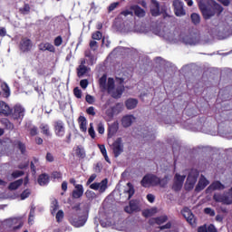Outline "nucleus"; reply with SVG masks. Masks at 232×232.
<instances>
[{"mask_svg": "<svg viewBox=\"0 0 232 232\" xmlns=\"http://www.w3.org/2000/svg\"><path fill=\"white\" fill-rule=\"evenodd\" d=\"M107 76L106 74H103L100 80H99V84L100 88L103 92H108L113 99H121L122 96V93H124V85H121L122 82H124V79L121 78L120 79V84L116 89H115V81L113 78H109L107 81Z\"/></svg>", "mask_w": 232, "mask_h": 232, "instance_id": "nucleus-1", "label": "nucleus"}, {"mask_svg": "<svg viewBox=\"0 0 232 232\" xmlns=\"http://www.w3.org/2000/svg\"><path fill=\"white\" fill-rule=\"evenodd\" d=\"M212 37H217L219 41L227 39L232 35V17H227L224 21H219L218 24L210 28Z\"/></svg>", "mask_w": 232, "mask_h": 232, "instance_id": "nucleus-2", "label": "nucleus"}, {"mask_svg": "<svg viewBox=\"0 0 232 232\" xmlns=\"http://www.w3.org/2000/svg\"><path fill=\"white\" fill-rule=\"evenodd\" d=\"M155 34L169 43H179L181 39L179 30H170L168 27L163 28L162 31H155Z\"/></svg>", "mask_w": 232, "mask_h": 232, "instance_id": "nucleus-3", "label": "nucleus"}, {"mask_svg": "<svg viewBox=\"0 0 232 232\" xmlns=\"http://www.w3.org/2000/svg\"><path fill=\"white\" fill-rule=\"evenodd\" d=\"M199 9L203 14L204 19H211L215 14H222L224 12V7L218 4H214L213 5H200Z\"/></svg>", "mask_w": 232, "mask_h": 232, "instance_id": "nucleus-4", "label": "nucleus"}, {"mask_svg": "<svg viewBox=\"0 0 232 232\" xmlns=\"http://www.w3.org/2000/svg\"><path fill=\"white\" fill-rule=\"evenodd\" d=\"M213 198L216 202H220L221 204H225L226 206H230L232 204V188L223 194L217 193L214 194Z\"/></svg>", "mask_w": 232, "mask_h": 232, "instance_id": "nucleus-5", "label": "nucleus"}, {"mask_svg": "<svg viewBox=\"0 0 232 232\" xmlns=\"http://www.w3.org/2000/svg\"><path fill=\"white\" fill-rule=\"evenodd\" d=\"M180 40L179 42L184 43V44H189L195 46V44H200V35L198 34H180Z\"/></svg>", "mask_w": 232, "mask_h": 232, "instance_id": "nucleus-6", "label": "nucleus"}, {"mask_svg": "<svg viewBox=\"0 0 232 232\" xmlns=\"http://www.w3.org/2000/svg\"><path fill=\"white\" fill-rule=\"evenodd\" d=\"M198 179V170L192 169L188 172V176L187 178L185 188L188 191L195 188V184H197V179Z\"/></svg>", "mask_w": 232, "mask_h": 232, "instance_id": "nucleus-7", "label": "nucleus"}, {"mask_svg": "<svg viewBox=\"0 0 232 232\" xmlns=\"http://www.w3.org/2000/svg\"><path fill=\"white\" fill-rule=\"evenodd\" d=\"M160 179V178L153 174L146 175L141 180V186H143V188H150V186H159Z\"/></svg>", "mask_w": 232, "mask_h": 232, "instance_id": "nucleus-8", "label": "nucleus"}, {"mask_svg": "<svg viewBox=\"0 0 232 232\" xmlns=\"http://www.w3.org/2000/svg\"><path fill=\"white\" fill-rule=\"evenodd\" d=\"M90 189L99 191V193H104L108 189V179H104L101 182H94L90 185Z\"/></svg>", "mask_w": 232, "mask_h": 232, "instance_id": "nucleus-9", "label": "nucleus"}, {"mask_svg": "<svg viewBox=\"0 0 232 232\" xmlns=\"http://www.w3.org/2000/svg\"><path fill=\"white\" fill-rule=\"evenodd\" d=\"M54 133L56 137L63 138L66 133V128L64 127V121L58 120L53 124Z\"/></svg>", "mask_w": 232, "mask_h": 232, "instance_id": "nucleus-10", "label": "nucleus"}, {"mask_svg": "<svg viewBox=\"0 0 232 232\" xmlns=\"http://www.w3.org/2000/svg\"><path fill=\"white\" fill-rule=\"evenodd\" d=\"M5 225L9 229L15 231L16 229H21L23 227V221L20 218H9L5 221Z\"/></svg>", "mask_w": 232, "mask_h": 232, "instance_id": "nucleus-11", "label": "nucleus"}, {"mask_svg": "<svg viewBox=\"0 0 232 232\" xmlns=\"http://www.w3.org/2000/svg\"><path fill=\"white\" fill-rule=\"evenodd\" d=\"M174 13L177 17H182V15H186V10H184V3L180 0L173 1Z\"/></svg>", "mask_w": 232, "mask_h": 232, "instance_id": "nucleus-12", "label": "nucleus"}, {"mask_svg": "<svg viewBox=\"0 0 232 232\" xmlns=\"http://www.w3.org/2000/svg\"><path fill=\"white\" fill-rule=\"evenodd\" d=\"M24 111L25 110L23 108V106L15 105L12 113L13 119L15 121H23V119H24Z\"/></svg>", "mask_w": 232, "mask_h": 232, "instance_id": "nucleus-13", "label": "nucleus"}, {"mask_svg": "<svg viewBox=\"0 0 232 232\" xmlns=\"http://www.w3.org/2000/svg\"><path fill=\"white\" fill-rule=\"evenodd\" d=\"M112 151L114 157H119L122 151H124V146L122 145V139L118 138L112 144Z\"/></svg>", "mask_w": 232, "mask_h": 232, "instance_id": "nucleus-14", "label": "nucleus"}, {"mask_svg": "<svg viewBox=\"0 0 232 232\" xmlns=\"http://www.w3.org/2000/svg\"><path fill=\"white\" fill-rule=\"evenodd\" d=\"M184 180H186V176L176 174L174 178L173 190L180 191V189H182V186L184 185Z\"/></svg>", "mask_w": 232, "mask_h": 232, "instance_id": "nucleus-15", "label": "nucleus"}, {"mask_svg": "<svg viewBox=\"0 0 232 232\" xmlns=\"http://www.w3.org/2000/svg\"><path fill=\"white\" fill-rule=\"evenodd\" d=\"M87 220H88V218H86V216H80L78 218H71L70 223L74 227H82V226L86 224Z\"/></svg>", "mask_w": 232, "mask_h": 232, "instance_id": "nucleus-16", "label": "nucleus"}, {"mask_svg": "<svg viewBox=\"0 0 232 232\" xmlns=\"http://www.w3.org/2000/svg\"><path fill=\"white\" fill-rule=\"evenodd\" d=\"M34 44H32V40H30L29 38H22V40L20 41L19 48L24 53L26 52H30Z\"/></svg>", "mask_w": 232, "mask_h": 232, "instance_id": "nucleus-17", "label": "nucleus"}, {"mask_svg": "<svg viewBox=\"0 0 232 232\" xmlns=\"http://www.w3.org/2000/svg\"><path fill=\"white\" fill-rule=\"evenodd\" d=\"M181 215L186 218L187 222L190 226H195V216L188 208H185L181 210Z\"/></svg>", "mask_w": 232, "mask_h": 232, "instance_id": "nucleus-18", "label": "nucleus"}, {"mask_svg": "<svg viewBox=\"0 0 232 232\" xmlns=\"http://www.w3.org/2000/svg\"><path fill=\"white\" fill-rule=\"evenodd\" d=\"M150 14L153 15V17H159V15H160V4L159 1L151 0Z\"/></svg>", "mask_w": 232, "mask_h": 232, "instance_id": "nucleus-19", "label": "nucleus"}, {"mask_svg": "<svg viewBox=\"0 0 232 232\" xmlns=\"http://www.w3.org/2000/svg\"><path fill=\"white\" fill-rule=\"evenodd\" d=\"M126 213H133L135 211H140V208L139 207V201L137 200H130V205L125 207Z\"/></svg>", "mask_w": 232, "mask_h": 232, "instance_id": "nucleus-20", "label": "nucleus"}, {"mask_svg": "<svg viewBox=\"0 0 232 232\" xmlns=\"http://www.w3.org/2000/svg\"><path fill=\"white\" fill-rule=\"evenodd\" d=\"M0 115H5V117L12 115V109L3 101H0Z\"/></svg>", "mask_w": 232, "mask_h": 232, "instance_id": "nucleus-21", "label": "nucleus"}, {"mask_svg": "<svg viewBox=\"0 0 232 232\" xmlns=\"http://www.w3.org/2000/svg\"><path fill=\"white\" fill-rule=\"evenodd\" d=\"M84 195V188L82 185H75V188L72 191V198H81Z\"/></svg>", "mask_w": 232, "mask_h": 232, "instance_id": "nucleus-22", "label": "nucleus"}, {"mask_svg": "<svg viewBox=\"0 0 232 232\" xmlns=\"http://www.w3.org/2000/svg\"><path fill=\"white\" fill-rule=\"evenodd\" d=\"M208 185H209V181L206 179V177L201 175L198 180V183L196 186V191H202V189H204L206 186H208Z\"/></svg>", "mask_w": 232, "mask_h": 232, "instance_id": "nucleus-23", "label": "nucleus"}, {"mask_svg": "<svg viewBox=\"0 0 232 232\" xmlns=\"http://www.w3.org/2000/svg\"><path fill=\"white\" fill-rule=\"evenodd\" d=\"M135 121V116L133 115H126L121 119V124L123 128H130L131 123Z\"/></svg>", "mask_w": 232, "mask_h": 232, "instance_id": "nucleus-24", "label": "nucleus"}, {"mask_svg": "<svg viewBox=\"0 0 232 232\" xmlns=\"http://www.w3.org/2000/svg\"><path fill=\"white\" fill-rule=\"evenodd\" d=\"M39 50H41L42 52H51L53 53V52H55V47L53 46V44H50V43H42L38 45Z\"/></svg>", "mask_w": 232, "mask_h": 232, "instance_id": "nucleus-25", "label": "nucleus"}, {"mask_svg": "<svg viewBox=\"0 0 232 232\" xmlns=\"http://www.w3.org/2000/svg\"><path fill=\"white\" fill-rule=\"evenodd\" d=\"M108 131V136L113 137V135L119 131V121H114L113 123L109 124Z\"/></svg>", "mask_w": 232, "mask_h": 232, "instance_id": "nucleus-26", "label": "nucleus"}, {"mask_svg": "<svg viewBox=\"0 0 232 232\" xmlns=\"http://www.w3.org/2000/svg\"><path fill=\"white\" fill-rule=\"evenodd\" d=\"M137 104H139V101L134 98H130L125 102L127 110H135V108H137Z\"/></svg>", "mask_w": 232, "mask_h": 232, "instance_id": "nucleus-27", "label": "nucleus"}, {"mask_svg": "<svg viewBox=\"0 0 232 232\" xmlns=\"http://www.w3.org/2000/svg\"><path fill=\"white\" fill-rule=\"evenodd\" d=\"M125 195H127V200H130L135 195V188L131 183H127V188L124 190Z\"/></svg>", "mask_w": 232, "mask_h": 232, "instance_id": "nucleus-28", "label": "nucleus"}, {"mask_svg": "<svg viewBox=\"0 0 232 232\" xmlns=\"http://www.w3.org/2000/svg\"><path fill=\"white\" fill-rule=\"evenodd\" d=\"M119 106H121V105L117 104L116 106L106 110L105 115H106L107 121H111L113 119V115H115V110H117V108H119Z\"/></svg>", "mask_w": 232, "mask_h": 232, "instance_id": "nucleus-29", "label": "nucleus"}, {"mask_svg": "<svg viewBox=\"0 0 232 232\" xmlns=\"http://www.w3.org/2000/svg\"><path fill=\"white\" fill-rule=\"evenodd\" d=\"M167 221L168 216H160L159 218L150 219V224H158V226H160L161 224H164V222Z\"/></svg>", "mask_w": 232, "mask_h": 232, "instance_id": "nucleus-30", "label": "nucleus"}, {"mask_svg": "<svg viewBox=\"0 0 232 232\" xmlns=\"http://www.w3.org/2000/svg\"><path fill=\"white\" fill-rule=\"evenodd\" d=\"M78 121H79L81 131H83V133H86V130H88L86 127L88 124L86 118L84 116H80Z\"/></svg>", "mask_w": 232, "mask_h": 232, "instance_id": "nucleus-31", "label": "nucleus"}, {"mask_svg": "<svg viewBox=\"0 0 232 232\" xmlns=\"http://www.w3.org/2000/svg\"><path fill=\"white\" fill-rule=\"evenodd\" d=\"M131 9L137 17H144V15H146V11H144V9L139 5H134L131 7Z\"/></svg>", "mask_w": 232, "mask_h": 232, "instance_id": "nucleus-32", "label": "nucleus"}, {"mask_svg": "<svg viewBox=\"0 0 232 232\" xmlns=\"http://www.w3.org/2000/svg\"><path fill=\"white\" fill-rule=\"evenodd\" d=\"M208 189H212L213 191L217 189L222 190V189H226V186L222 184L220 181H215L208 187Z\"/></svg>", "mask_w": 232, "mask_h": 232, "instance_id": "nucleus-33", "label": "nucleus"}, {"mask_svg": "<svg viewBox=\"0 0 232 232\" xmlns=\"http://www.w3.org/2000/svg\"><path fill=\"white\" fill-rule=\"evenodd\" d=\"M50 182V176L47 174H42L38 178V184L40 186H46Z\"/></svg>", "mask_w": 232, "mask_h": 232, "instance_id": "nucleus-34", "label": "nucleus"}, {"mask_svg": "<svg viewBox=\"0 0 232 232\" xmlns=\"http://www.w3.org/2000/svg\"><path fill=\"white\" fill-rule=\"evenodd\" d=\"M20 186H23V179L11 182L8 188L11 191H14L15 189H19Z\"/></svg>", "mask_w": 232, "mask_h": 232, "instance_id": "nucleus-35", "label": "nucleus"}, {"mask_svg": "<svg viewBox=\"0 0 232 232\" xmlns=\"http://www.w3.org/2000/svg\"><path fill=\"white\" fill-rule=\"evenodd\" d=\"M98 147H99V150H100L101 153L104 157L106 162L111 164V161H110V158L108 157V152L106 150V147L104 145H98Z\"/></svg>", "mask_w": 232, "mask_h": 232, "instance_id": "nucleus-36", "label": "nucleus"}, {"mask_svg": "<svg viewBox=\"0 0 232 232\" xmlns=\"http://www.w3.org/2000/svg\"><path fill=\"white\" fill-rule=\"evenodd\" d=\"M40 130L44 135H46V137H50V126L45 123H42L40 125Z\"/></svg>", "mask_w": 232, "mask_h": 232, "instance_id": "nucleus-37", "label": "nucleus"}, {"mask_svg": "<svg viewBox=\"0 0 232 232\" xmlns=\"http://www.w3.org/2000/svg\"><path fill=\"white\" fill-rule=\"evenodd\" d=\"M86 72H88V67L86 65H79L77 68V75L78 77H82Z\"/></svg>", "mask_w": 232, "mask_h": 232, "instance_id": "nucleus-38", "label": "nucleus"}, {"mask_svg": "<svg viewBox=\"0 0 232 232\" xmlns=\"http://www.w3.org/2000/svg\"><path fill=\"white\" fill-rule=\"evenodd\" d=\"M1 88L3 90V97L8 98L10 97V88L8 87V84L2 83Z\"/></svg>", "mask_w": 232, "mask_h": 232, "instance_id": "nucleus-39", "label": "nucleus"}, {"mask_svg": "<svg viewBox=\"0 0 232 232\" xmlns=\"http://www.w3.org/2000/svg\"><path fill=\"white\" fill-rule=\"evenodd\" d=\"M57 209H59V202L57 201V199H53V201L51 203L52 215H53V213H55L57 211Z\"/></svg>", "mask_w": 232, "mask_h": 232, "instance_id": "nucleus-40", "label": "nucleus"}, {"mask_svg": "<svg viewBox=\"0 0 232 232\" xmlns=\"http://www.w3.org/2000/svg\"><path fill=\"white\" fill-rule=\"evenodd\" d=\"M190 19L193 24H200V15L198 14L193 13L190 15Z\"/></svg>", "mask_w": 232, "mask_h": 232, "instance_id": "nucleus-41", "label": "nucleus"}, {"mask_svg": "<svg viewBox=\"0 0 232 232\" xmlns=\"http://www.w3.org/2000/svg\"><path fill=\"white\" fill-rule=\"evenodd\" d=\"M168 182H169V176H165L161 179L160 178V181H159L158 186H160V188H166V186L168 185Z\"/></svg>", "mask_w": 232, "mask_h": 232, "instance_id": "nucleus-42", "label": "nucleus"}, {"mask_svg": "<svg viewBox=\"0 0 232 232\" xmlns=\"http://www.w3.org/2000/svg\"><path fill=\"white\" fill-rule=\"evenodd\" d=\"M130 15V17H133V12L130 10H125L121 13L119 15L120 19H124V17H128Z\"/></svg>", "mask_w": 232, "mask_h": 232, "instance_id": "nucleus-43", "label": "nucleus"}, {"mask_svg": "<svg viewBox=\"0 0 232 232\" xmlns=\"http://www.w3.org/2000/svg\"><path fill=\"white\" fill-rule=\"evenodd\" d=\"M30 195H32V191L27 188L21 193L20 198L21 200H25V198H28V197H30Z\"/></svg>", "mask_w": 232, "mask_h": 232, "instance_id": "nucleus-44", "label": "nucleus"}, {"mask_svg": "<svg viewBox=\"0 0 232 232\" xmlns=\"http://www.w3.org/2000/svg\"><path fill=\"white\" fill-rule=\"evenodd\" d=\"M20 12L21 14H24V15L30 14V5L25 4L23 7L20 8Z\"/></svg>", "mask_w": 232, "mask_h": 232, "instance_id": "nucleus-45", "label": "nucleus"}, {"mask_svg": "<svg viewBox=\"0 0 232 232\" xmlns=\"http://www.w3.org/2000/svg\"><path fill=\"white\" fill-rule=\"evenodd\" d=\"M92 38L94 41H101V39H102V33L96 31L94 34H92Z\"/></svg>", "mask_w": 232, "mask_h": 232, "instance_id": "nucleus-46", "label": "nucleus"}, {"mask_svg": "<svg viewBox=\"0 0 232 232\" xmlns=\"http://www.w3.org/2000/svg\"><path fill=\"white\" fill-rule=\"evenodd\" d=\"M24 175V172L23 170H14L12 173V178L13 179H19V177H23Z\"/></svg>", "mask_w": 232, "mask_h": 232, "instance_id": "nucleus-47", "label": "nucleus"}, {"mask_svg": "<svg viewBox=\"0 0 232 232\" xmlns=\"http://www.w3.org/2000/svg\"><path fill=\"white\" fill-rule=\"evenodd\" d=\"M76 155H78L81 159H84V157H85L84 149H82L81 147H77Z\"/></svg>", "mask_w": 232, "mask_h": 232, "instance_id": "nucleus-48", "label": "nucleus"}, {"mask_svg": "<svg viewBox=\"0 0 232 232\" xmlns=\"http://www.w3.org/2000/svg\"><path fill=\"white\" fill-rule=\"evenodd\" d=\"M97 131L100 135H104V123L100 122L97 125Z\"/></svg>", "mask_w": 232, "mask_h": 232, "instance_id": "nucleus-49", "label": "nucleus"}, {"mask_svg": "<svg viewBox=\"0 0 232 232\" xmlns=\"http://www.w3.org/2000/svg\"><path fill=\"white\" fill-rule=\"evenodd\" d=\"M17 147L21 153L24 154L26 152V146L23 142L17 141Z\"/></svg>", "mask_w": 232, "mask_h": 232, "instance_id": "nucleus-50", "label": "nucleus"}, {"mask_svg": "<svg viewBox=\"0 0 232 232\" xmlns=\"http://www.w3.org/2000/svg\"><path fill=\"white\" fill-rule=\"evenodd\" d=\"M73 93L77 99H81V97H82V91H81L79 87L74 88Z\"/></svg>", "mask_w": 232, "mask_h": 232, "instance_id": "nucleus-51", "label": "nucleus"}, {"mask_svg": "<svg viewBox=\"0 0 232 232\" xmlns=\"http://www.w3.org/2000/svg\"><path fill=\"white\" fill-rule=\"evenodd\" d=\"M155 211H157V209L155 208L145 210L143 211V216H145L146 218H148V217H151V215H153Z\"/></svg>", "mask_w": 232, "mask_h": 232, "instance_id": "nucleus-52", "label": "nucleus"}, {"mask_svg": "<svg viewBox=\"0 0 232 232\" xmlns=\"http://www.w3.org/2000/svg\"><path fill=\"white\" fill-rule=\"evenodd\" d=\"M51 177L52 179L59 180V179H63V174L59 171H53Z\"/></svg>", "mask_w": 232, "mask_h": 232, "instance_id": "nucleus-53", "label": "nucleus"}, {"mask_svg": "<svg viewBox=\"0 0 232 232\" xmlns=\"http://www.w3.org/2000/svg\"><path fill=\"white\" fill-rule=\"evenodd\" d=\"M85 101L88 102V104H93V102H95V98L90 94H87L85 96Z\"/></svg>", "mask_w": 232, "mask_h": 232, "instance_id": "nucleus-54", "label": "nucleus"}, {"mask_svg": "<svg viewBox=\"0 0 232 232\" xmlns=\"http://www.w3.org/2000/svg\"><path fill=\"white\" fill-rule=\"evenodd\" d=\"M64 218V212L63 210H59L56 214V220L57 222H61Z\"/></svg>", "mask_w": 232, "mask_h": 232, "instance_id": "nucleus-55", "label": "nucleus"}, {"mask_svg": "<svg viewBox=\"0 0 232 232\" xmlns=\"http://www.w3.org/2000/svg\"><path fill=\"white\" fill-rule=\"evenodd\" d=\"M89 135L92 137V139L95 138V130L93 129V123H90V128H89Z\"/></svg>", "mask_w": 232, "mask_h": 232, "instance_id": "nucleus-56", "label": "nucleus"}, {"mask_svg": "<svg viewBox=\"0 0 232 232\" xmlns=\"http://www.w3.org/2000/svg\"><path fill=\"white\" fill-rule=\"evenodd\" d=\"M204 213H206V215H209L210 217H215V210L211 208H206L204 209Z\"/></svg>", "mask_w": 232, "mask_h": 232, "instance_id": "nucleus-57", "label": "nucleus"}, {"mask_svg": "<svg viewBox=\"0 0 232 232\" xmlns=\"http://www.w3.org/2000/svg\"><path fill=\"white\" fill-rule=\"evenodd\" d=\"M29 131H30V135H32V137H35V135H37L39 133V130L36 126L31 127Z\"/></svg>", "mask_w": 232, "mask_h": 232, "instance_id": "nucleus-58", "label": "nucleus"}, {"mask_svg": "<svg viewBox=\"0 0 232 232\" xmlns=\"http://www.w3.org/2000/svg\"><path fill=\"white\" fill-rule=\"evenodd\" d=\"M63 44V37L62 36H57L54 39V46H61Z\"/></svg>", "mask_w": 232, "mask_h": 232, "instance_id": "nucleus-59", "label": "nucleus"}, {"mask_svg": "<svg viewBox=\"0 0 232 232\" xmlns=\"http://www.w3.org/2000/svg\"><path fill=\"white\" fill-rule=\"evenodd\" d=\"M95 179H97V174L91 175V177L87 180L86 185L90 186L92 184V182H93V180H95Z\"/></svg>", "mask_w": 232, "mask_h": 232, "instance_id": "nucleus-60", "label": "nucleus"}, {"mask_svg": "<svg viewBox=\"0 0 232 232\" xmlns=\"http://www.w3.org/2000/svg\"><path fill=\"white\" fill-rule=\"evenodd\" d=\"M87 198H95V192L92 190H87L85 193Z\"/></svg>", "mask_w": 232, "mask_h": 232, "instance_id": "nucleus-61", "label": "nucleus"}, {"mask_svg": "<svg viewBox=\"0 0 232 232\" xmlns=\"http://www.w3.org/2000/svg\"><path fill=\"white\" fill-rule=\"evenodd\" d=\"M90 48H92V50L95 51L97 50V48H99V45L97 44L96 41H91L90 42Z\"/></svg>", "mask_w": 232, "mask_h": 232, "instance_id": "nucleus-62", "label": "nucleus"}, {"mask_svg": "<svg viewBox=\"0 0 232 232\" xmlns=\"http://www.w3.org/2000/svg\"><path fill=\"white\" fill-rule=\"evenodd\" d=\"M86 112L88 113V115L95 116V108L94 107H89L86 110Z\"/></svg>", "mask_w": 232, "mask_h": 232, "instance_id": "nucleus-63", "label": "nucleus"}, {"mask_svg": "<svg viewBox=\"0 0 232 232\" xmlns=\"http://www.w3.org/2000/svg\"><path fill=\"white\" fill-rule=\"evenodd\" d=\"M198 232H208V226L203 225L198 228Z\"/></svg>", "mask_w": 232, "mask_h": 232, "instance_id": "nucleus-64", "label": "nucleus"}]
</instances>
